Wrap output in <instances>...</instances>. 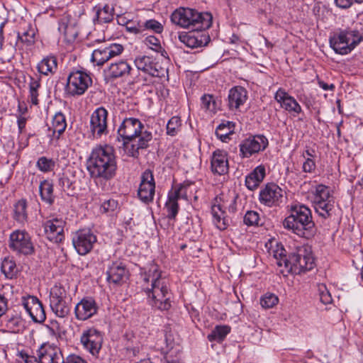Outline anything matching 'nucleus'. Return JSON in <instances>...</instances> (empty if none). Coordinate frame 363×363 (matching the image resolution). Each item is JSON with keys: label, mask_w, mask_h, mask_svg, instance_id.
I'll return each instance as SVG.
<instances>
[{"label": "nucleus", "mask_w": 363, "mask_h": 363, "mask_svg": "<svg viewBox=\"0 0 363 363\" xmlns=\"http://www.w3.org/2000/svg\"><path fill=\"white\" fill-rule=\"evenodd\" d=\"M87 170L92 179L106 181L113 179L117 170L113 147L105 145L93 148L87 160Z\"/></svg>", "instance_id": "nucleus-1"}, {"label": "nucleus", "mask_w": 363, "mask_h": 363, "mask_svg": "<svg viewBox=\"0 0 363 363\" xmlns=\"http://www.w3.org/2000/svg\"><path fill=\"white\" fill-rule=\"evenodd\" d=\"M143 287L148 303L155 308L167 311L171 307L167 281L161 274H142Z\"/></svg>", "instance_id": "nucleus-2"}, {"label": "nucleus", "mask_w": 363, "mask_h": 363, "mask_svg": "<svg viewBox=\"0 0 363 363\" xmlns=\"http://www.w3.org/2000/svg\"><path fill=\"white\" fill-rule=\"evenodd\" d=\"M284 228L291 230L301 238L309 239L315 233L311 209L303 204L291 206V213L283 221Z\"/></svg>", "instance_id": "nucleus-3"}, {"label": "nucleus", "mask_w": 363, "mask_h": 363, "mask_svg": "<svg viewBox=\"0 0 363 363\" xmlns=\"http://www.w3.org/2000/svg\"><path fill=\"white\" fill-rule=\"evenodd\" d=\"M212 15L208 12H199L189 8H179L171 15L173 23L184 28L195 30H206L211 26Z\"/></svg>", "instance_id": "nucleus-4"}, {"label": "nucleus", "mask_w": 363, "mask_h": 363, "mask_svg": "<svg viewBox=\"0 0 363 363\" xmlns=\"http://www.w3.org/2000/svg\"><path fill=\"white\" fill-rule=\"evenodd\" d=\"M9 247L17 255L27 256L23 259L21 271L35 270V263L28 257L35 253V247L30 235L26 230H16L10 234Z\"/></svg>", "instance_id": "nucleus-5"}, {"label": "nucleus", "mask_w": 363, "mask_h": 363, "mask_svg": "<svg viewBox=\"0 0 363 363\" xmlns=\"http://www.w3.org/2000/svg\"><path fill=\"white\" fill-rule=\"evenodd\" d=\"M313 203L316 213L322 218H328L333 216L335 199L329 186L323 184L315 186Z\"/></svg>", "instance_id": "nucleus-6"}, {"label": "nucleus", "mask_w": 363, "mask_h": 363, "mask_svg": "<svg viewBox=\"0 0 363 363\" xmlns=\"http://www.w3.org/2000/svg\"><path fill=\"white\" fill-rule=\"evenodd\" d=\"M315 265L311 247L308 245L301 246L291 253V262L288 272L296 270H298V272L311 271Z\"/></svg>", "instance_id": "nucleus-7"}, {"label": "nucleus", "mask_w": 363, "mask_h": 363, "mask_svg": "<svg viewBox=\"0 0 363 363\" xmlns=\"http://www.w3.org/2000/svg\"><path fill=\"white\" fill-rule=\"evenodd\" d=\"M130 76L131 83H139L145 79H142L140 74L133 76V69L131 66L125 60H119L111 63L106 69H104V79L106 82L114 81L118 78Z\"/></svg>", "instance_id": "nucleus-8"}, {"label": "nucleus", "mask_w": 363, "mask_h": 363, "mask_svg": "<svg viewBox=\"0 0 363 363\" xmlns=\"http://www.w3.org/2000/svg\"><path fill=\"white\" fill-rule=\"evenodd\" d=\"M92 84V79L87 72L82 69L72 71L67 78V90L72 96L83 94Z\"/></svg>", "instance_id": "nucleus-9"}, {"label": "nucleus", "mask_w": 363, "mask_h": 363, "mask_svg": "<svg viewBox=\"0 0 363 363\" xmlns=\"http://www.w3.org/2000/svg\"><path fill=\"white\" fill-rule=\"evenodd\" d=\"M268 145V139L264 135H251L242 140L239 144L240 156L242 158H249L264 151Z\"/></svg>", "instance_id": "nucleus-10"}, {"label": "nucleus", "mask_w": 363, "mask_h": 363, "mask_svg": "<svg viewBox=\"0 0 363 363\" xmlns=\"http://www.w3.org/2000/svg\"><path fill=\"white\" fill-rule=\"evenodd\" d=\"M108 111L103 106L97 108L90 117V132L94 138L106 135L108 130Z\"/></svg>", "instance_id": "nucleus-11"}, {"label": "nucleus", "mask_w": 363, "mask_h": 363, "mask_svg": "<svg viewBox=\"0 0 363 363\" xmlns=\"http://www.w3.org/2000/svg\"><path fill=\"white\" fill-rule=\"evenodd\" d=\"M259 202L267 207H277L283 202V190L274 183H269L259 194Z\"/></svg>", "instance_id": "nucleus-12"}, {"label": "nucleus", "mask_w": 363, "mask_h": 363, "mask_svg": "<svg viewBox=\"0 0 363 363\" xmlns=\"http://www.w3.org/2000/svg\"><path fill=\"white\" fill-rule=\"evenodd\" d=\"M80 342L84 349L92 355H96L102 346V333L93 327L89 328L83 330L80 337Z\"/></svg>", "instance_id": "nucleus-13"}, {"label": "nucleus", "mask_w": 363, "mask_h": 363, "mask_svg": "<svg viewBox=\"0 0 363 363\" xmlns=\"http://www.w3.org/2000/svg\"><path fill=\"white\" fill-rule=\"evenodd\" d=\"M155 194V182L152 172L146 169L141 175V181L138 190L139 199L145 204L152 203Z\"/></svg>", "instance_id": "nucleus-14"}, {"label": "nucleus", "mask_w": 363, "mask_h": 363, "mask_svg": "<svg viewBox=\"0 0 363 363\" xmlns=\"http://www.w3.org/2000/svg\"><path fill=\"white\" fill-rule=\"evenodd\" d=\"M144 129L141 121L135 118H125L123 119L118 130V135L123 140V144L133 141Z\"/></svg>", "instance_id": "nucleus-15"}, {"label": "nucleus", "mask_w": 363, "mask_h": 363, "mask_svg": "<svg viewBox=\"0 0 363 363\" xmlns=\"http://www.w3.org/2000/svg\"><path fill=\"white\" fill-rule=\"evenodd\" d=\"M96 242V237L88 229L79 230L72 238L73 245L77 252L81 255H85L93 248Z\"/></svg>", "instance_id": "nucleus-16"}, {"label": "nucleus", "mask_w": 363, "mask_h": 363, "mask_svg": "<svg viewBox=\"0 0 363 363\" xmlns=\"http://www.w3.org/2000/svg\"><path fill=\"white\" fill-rule=\"evenodd\" d=\"M123 51V47L121 44L111 43L108 46L101 47L93 51L91 62L97 66H102L111 58L120 55Z\"/></svg>", "instance_id": "nucleus-17"}, {"label": "nucleus", "mask_w": 363, "mask_h": 363, "mask_svg": "<svg viewBox=\"0 0 363 363\" xmlns=\"http://www.w3.org/2000/svg\"><path fill=\"white\" fill-rule=\"evenodd\" d=\"M65 221L57 218L47 220L43 224L46 238L55 243H60L65 239Z\"/></svg>", "instance_id": "nucleus-18"}, {"label": "nucleus", "mask_w": 363, "mask_h": 363, "mask_svg": "<svg viewBox=\"0 0 363 363\" xmlns=\"http://www.w3.org/2000/svg\"><path fill=\"white\" fill-rule=\"evenodd\" d=\"M266 247L269 255L274 259V263L279 267L284 266L288 272L291 262V254L289 255L286 254L284 245L281 242L273 240L267 242Z\"/></svg>", "instance_id": "nucleus-19"}, {"label": "nucleus", "mask_w": 363, "mask_h": 363, "mask_svg": "<svg viewBox=\"0 0 363 363\" xmlns=\"http://www.w3.org/2000/svg\"><path fill=\"white\" fill-rule=\"evenodd\" d=\"M22 305L34 322L41 323L45 321V312L42 303L37 297L33 296L23 297Z\"/></svg>", "instance_id": "nucleus-20"}, {"label": "nucleus", "mask_w": 363, "mask_h": 363, "mask_svg": "<svg viewBox=\"0 0 363 363\" xmlns=\"http://www.w3.org/2000/svg\"><path fill=\"white\" fill-rule=\"evenodd\" d=\"M179 40L190 48H196L206 46L211 40L210 36L206 30H193L189 33H181Z\"/></svg>", "instance_id": "nucleus-21"}, {"label": "nucleus", "mask_w": 363, "mask_h": 363, "mask_svg": "<svg viewBox=\"0 0 363 363\" xmlns=\"http://www.w3.org/2000/svg\"><path fill=\"white\" fill-rule=\"evenodd\" d=\"M99 311V306L92 297L87 296L83 298L74 308V314L77 320L84 321L94 315Z\"/></svg>", "instance_id": "nucleus-22"}, {"label": "nucleus", "mask_w": 363, "mask_h": 363, "mask_svg": "<svg viewBox=\"0 0 363 363\" xmlns=\"http://www.w3.org/2000/svg\"><path fill=\"white\" fill-rule=\"evenodd\" d=\"M275 100L280 104L281 107L290 113L299 114L302 108L297 101L290 96L284 89L279 88L274 95Z\"/></svg>", "instance_id": "nucleus-23"}, {"label": "nucleus", "mask_w": 363, "mask_h": 363, "mask_svg": "<svg viewBox=\"0 0 363 363\" xmlns=\"http://www.w3.org/2000/svg\"><path fill=\"white\" fill-rule=\"evenodd\" d=\"M37 352L40 363H57L64 360L60 348L54 345L43 344Z\"/></svg>", "instance_id": "nucleus-24"}, {"label": "nucleus", "mask_w": 363, "mask_h": 363, "mask_svg": "<svg viewBox=\"0 0 363 363\" xmlns=\"http://www.w3.org/2000/svg\"><path fill=\"white\" fill-rule=\"evenodd\" d=\"M248 99L247 91L242 86H237L230 89L228 106L230 110H238Z\"/></svg>", "instance_id": "nucleus-25"}, {"label": "nucleus", "mask_w": 363, "mask_h": 363, "mask_svg": "<svg viewBox=\"0 0 363 363\" xmlns=\"http://www.w3.org/2000/svg\"><path fill=\"white\" fill-rule=\"evenodd\" d=\"M211 170L213 173L223 175L228 172V154L225 151L216 150L211 157Z\"/></svg>", "instance_id": "nucleus-26"}, {"label": "nucleus", "mask_w": 363, "mask_h": 363, "mask_svg": "<svg viewBox=\"0 0 363 363\" xmlns=\"http://www.w3.org/2000/svg\"><path fill=\"white\" fill-rule=\"evenodd\" d=\"M345 38V36L340 32L335 33L333 36L330 37V48L335 53L344 55L350 53L354 49Z\"/></svg>", "instance_id": "nucleus-27"}, {"label": "nucleus", "mask_w": 363, "mask_h": 363, "mask_svg": "<svg viewBox=\"0 0 363 363\" xmlns=\"http://www.w3.org/2000/svg\"><path fill=\"white\" fill-rule=\"evenodd\" d=\"M28 202L26 199H21L16 201L13 206L12 218L21 225H24L28 221Z\"/></svg>", "instance_id": "nucleus-28"}, {"label": "nucleus", "mask_w": 363, "mask_h": 363, "mask_svg": "<svg viewBox=\"0 0 363 363\" xmlns=\"http://www.w3.org/2000/svg\"><path fill=\"white\" fill-rule=\"evenodd\" d=\"M159 350L165 357L176 356L180 351L179 345H177L169 333H166L164 340L157 343Z\"/></svg>", "instance_id": "nucleus-29"}, {"label": "nucleus", "mask_w": 363, "mask_h": 363, "mask_svg": "<svg viewBox=\"0 0 363 363\" xmlns=\"http://www.w3.org/2000/svg\"><path fill=\"white\" fill-rule=\"evenodd\" d=\"M211 214L213 216V222L216 227L224 230L230 225V219L225 216V211L223 210L220 204H213L211 207Z\"/></svg>", "instance_id": "nucleus-30"}, {"label": "nucleus", "mask_w": 363, "mask_h": 363, "mask_svg": "<svg viewBox=\"0 0 363 363\" xmlns=\"http://www.w3.org/2000/svg\"><path fill=\"white\" fill-rule=\"evenodd\" d=\"M182 186L174 192H171L168 195V199L165 203V208L167 209V217L169 219L174 220L179 212L178 200L180 198V191Z\"/></svg>", "instance_id": "nucleus-31"}, {"label": "nucleus", "mask_w": 363, "mask_h": 363, "mask_svg": "<svg viewBox=\"0 0 363 363\" xmlns=\"http://www.w3.org/2000/svg\"><path fill=\"white\" fill-rule=\"evenodd\" d=\"M96 10V17L94 18L95 23L102 24L108 23L113 19L114 9L108 4L104 6H98L94 8Z\"/></svg>", "instance_id": "nucleus-32"}, {"label": "nucleus", "mask_w": 363, "mask_h": 363, "mask_svg": "<svg viewBox=\"0 0 363 363\" xmlns=\"http://www.w3.org/2000/svg\"><path fill=\"white\" fill-rule=\"evenodd\" d=\"M38 72L44 75L53 74L57 69V61L55 56L50 55L44 57L38 65Z\"/></svg>", "instance_id": "nucleus-33"}, {"label": "nucleus", "mask_w": 363, "mask_h": 363, "mask_svg": "<svg viewBox=\"0 0 363 363\" xmlns=\"http://www.w3.org/2000/svg\"><path fill=\"white\" fill-rule=\"evenodd\" d=\"M235 124L231 121H224L218 125L216 129V135L222 142L230 140V135L235 132Z\"/></svg>", "instance_id": "nucleus-34"}, {"label": "nucleus", "mask_w": 363, "mask_h": 363, "mask_svg": "<svg viewBox=\"0 0 363 363\" xmlns=\"http://www.w3.org/2000/svg\"><path fill=\"white\" fill-rule=\"evenodd\" d=\"M138 138V143L133 144L132 147L134 151L132 152L133 157H138L139 155L138 150L140 149H146L149 146V143L152 139V133L147 130H141V133L136 137Z\"/></svg>", "instance_id": "nucleus-35"}, {"label": "nucleus", "mask_w": 363, "mask_h": 363, "mask_svg": "<svg viewBox=\"0 0 363 363\" xmlns=\"http://www.w3.org/2000/svg\"><path fill=\"white\" fill-rule=\"evenodd\" d=\"M39 191L41 199L51 205L54 202L53 184L48 180H43L39 186Z\"/></svg>", "instance_id": "nucleus-36"}, {"label": "nucleus", "mask_w": 363, "mask_h": 363, "mask_svg": "<svg viewBox=\"0 0 363 363\" xmlns=\"http://www.w3.org/2000/svg\"><path fill=\"white\" fill-rule=\"evenodd\" d=\"M41 77L38 74L30 77L29 82V96L30 101L34 105H38V90L41 86L40 84Z\"/></svg>", "instance_id": "nucleus-37"}, {"label": "nucleus", "mask_w": 363, "mask_h": 363, "mask_svg": "<svg viewBox=\"0 0 363 363\" xmlns=\"http://www.w3.org/2000/svg\"><path fill=\"white\" fill-rule=\"evenodd\" d=\"M52 312L60 318L66 317L70 311L69 299L50 303Z\"/></svg>", "instance_id": "nucleus-38"}, {"label": "nucleus", "mask_w": 363, "mask_h": 363, "mask_svg": "<svg viewBox=\"0 0 363 363\" xmlns=\"http://www.w3.org/2000/svg\"><path fill=\"white\" fill-rule=\"evenodd\" d=\"M52 125L53 134L57 133L58 135L57 138H59L60 136L65 132L67 127V122L65 115L61 112L56 113L52 118Z\"/></svg>", "instance_id": "nucleus-39"}, {"label": "nucleus", "mask_w": 363, "mask_h": 363, "mask_svg": "<svg viewBox=\"0 0 363 363\" xmlns=\"http://www.w3.org/2000/svg\"><path fill=\"white\" fill-rule=\"evenodd\" d=\"M230 332V328L228 325H217L208 335V340L210 342H222Z\"/></svg>", "instance_id": "nucleus-40"}, {"label": "nucleus", "mask_w": 363, "mask_h": 363, "mask_svg": "<svg viewBox=\"0 0 363 363\" xmlns=\"http://www.w3.org/2000/svg\"><path fill=\"white\" fill-rule=\"evenodd\" d=\"M343 34L347 41L354 48L362 40V36L357 29L346 28L339 31Z\"/></svg>", "instance_id": "nucleus-41"}, {"label": "nucleus", "mask_w": 363, "mask_h": 363, "mask_svg": "<svg viewBox=\"0 0 363 363\" xmlns=\"http://www.w3.org/2000/svg\"><path fill=\"white\" fill-rule=\"evenodd\" d=\"M69 299L67 291L60 284H55L50 289V303Z\"/></svg>", "instance_id": "nucleus-42"}, {"label": "nucleus", "mask_w": 363, "mask_h": 363, "mask_svg": "<svg viewBox=\"0 0 363 363\" xmlns=\"http://www.w3.org/2000/svg\"><path fill=\"white\" fill-rule=\"evenodd\" d=\"M6 326L11 333H17L23 329V321L19 316H12L6 320Z\"/></svg>", "instance_id": "nucleus-43"}, {"label": "nucleus", "mask_w": 363, "mask_h": 363, "mask_svg": "<svg viewBox=\"0 0 363 363\" xmlns=\"http://www.w3.org/2000/svg\"><path fill=\"white\" fill-rule=\"evenodd\" d=\"M279 303V298L272 293H266L260 298V305L263 308L269 309L274 307Z\"/></svg>", "instance_id": "nucleus-44"}, {"label": "nucleus", "mask_w": 363, "mask_h": 363, "mask_svg": "<svg viewBox=\"0 0 363 363\" xmlns=\"http://www.w3.org/2000/svg\"><path fill=\"white\" fill-rule=\"evenodd\" d=\"M36 166L41 172H49L54 169L55 162L52 159L43 156L38 158Z\"/></svg>", "instance_id": "nucleus-45"}, {"label": "nucleus", "mask_w": 363, "mask_h": 363, "mask_svg": "<svg viewBox=\"0 0 363 363\" xmlns=\"http://www.w3.org/2000/svg\"><path fill=\"white\" fill-rule=\"evenodd\" d=\"M182 125V121L178 116L172 117L167 124V134L174 136L179 131Z\"/></svg>", "instance_id": "nucleus-46"}, {"label": "nucleus", "mask_w": 363, "mask_h": 363, "mask_svg": "<svg viewBox=\"0 0 363 363\" xmlns=\"http://www.w3.org/2000/svg\"><path fill=\"white\" fill-rule=\"evenodd\" d=\"M152 62L153 61L150 57L143 56L137 57L135 60V65L138 70H141L143 72L147 73Z\"/></svg>", "instance_id": "nucleus-47"}, {"label": "nucleus", "mask_w": 363, "mask_h": 363, "mask_svg": "<svg viewBox=\"0 0 363 363\" xmlns=\"http://www.w3.org/2000/svg\"><path fill=\"white\" fill-rule=\"evenodd\" d=\"M58 183L62 190L67 192L68 195L72 194L75 189L74 182H72L65 174H62V175L59 178Z\"/></svg>", "instance_id": "nucleus-48"}, {"label": "nucleus", "mask_w": 363, "mask_h": 363, "mask_svg": "<svg viewBox=\"0 0 363 363\" xmlns=\"http://www.w3.org/2000/svg\"><path fill=\"white\" fill-rule=\"evenodd\" d=\"M126 277L123 274H106V279L111 287H117L122 285L125 281Z\"/></svg>", "instance_id": "nucleus-49"}, {"label": "nucleus", "mask_w": 363, "mask_h": 363, "mask_svg": "<svg viewBox=\"0 0 363 363\" xmlns=\"http://www.w3.org/2000/svg\"><path fill=\"white\" fill-rule=\"evenodd\" d=\"M143 32L146 30H152L156 33H161L163 31L162 25L155 19H150L145 22H142Z\"/></svg>", "instance_id": "nucleus-50"}, {"label": "nucleus", "mask_w": 363, "mask_h": 363, "mask_svg": "<svg viewBox=\"0 0 363 363\" xmlns=\"http://www.w3.org/2000/svg\"><path fill=\"white\" fill-rule=\"evenodd\" d=\"M147 74L152 77L162 78L167 74V69L161 67L158 63L152 62Z\"/></svg>", "instance_id": "nucleus-51"}, {"label": "nucleus", "mask_w": 363, "mask_h": 363, "mask_svg": "<svg viewBox=\"0 0 363 363\" xmlns=\"http://www.w3.org/2000/svg\"><path fill=\"white\" fill-rule=\"evenodd\" d=\"M259 220V214L255 211H248L243 218V222L248 226L257 225Z\"/></svg>", "instance_id": "nucleus-52"}, {"label": "nucleus", "mask_w": 363, "mask_h": 363, "mask_svg": "<svg viewBox=\"0 0 363 363\" xmlns=\"http://www.w3.org/2000/svg\"><path fill=\"white\" fill-rule=\"evenodd\" d=\"M119 270L128 272L129 271L125 262L121 259L109 262L108 264L107 272H116V271Z\"/></svg>", "instance_id": "nucleus-53"}, {"label": "nucleus", "mask_w": 363, "mask_h": 363, "mask_svg": "<svg viewBox=\"0 0 363 363\" xmlns=\"http://www.w3.org/2000/svg\"><path fill=\"white\" fill-rule=\"evenodd\" d=\"M125 29L127 32L135 35H139L143 33L141 21H134L133 20H129L127 26H125Z\"/></svg>", "instance_id": "nucleus-54"}, {"label": "nucleus", "mask_w": 363, "mask_h": 363, "mask_svg": "<svg viewBox=\"0 0 363 363\" xmlns=\"http://www.w3.org/2000/svg\"><path fill=\"white\" fill-rule=\"evenodd\" d=\"M201 105L211 111H215L216 109V102L211 94H205L201 97Z\"/></svg>", "instance_id": "nucleus-55"}, {"label": "nucleus", "mask_w": 363, "mask_h": 363, "mask_svg": "<svg viewBox=\"0 0 363 363\" xmlns=\"http://www.w3.org/2000/svg\"><path fill=\"white\" fill-rule=\"evenodd\" d=\"M16 264L13 258L6 257L2 261L1 270V272H13V269L16 268Z\"/></svg>", "instance_id": "nucleus-56"}, {"label": "nucleus", "mask_w": 363, "mask_h": 363, "mask_svg": "<svg viewBox=\"0 0 363 363\" xmlns=\"http://www.w3.org/2000/svg\"><path fill=\"white\" fill-rule=\"evenodd\" d=\"M18 36L21 42L28 45H32L35 42V33L33 30L26 31L22 34L18 33Z\"/></svg>", "instance_id": "nucleus-57"}, {"label": "nucleus", "mask_w": 363, "mask_h": 363, "mask_svg": "<svg viewBox=\"0 0 363 363\" xmlns=\"http://www.w3.org/2000/svg\"><path fill=\"white\" fill-rule=\"evenodd\" d=\"M145 43L155 51H159L161 49L160 40L153 35L147 36L145 40Z\"/></svg>", "instance_id": "nucleus-58"}, {"label": "nucleus", "mask_w": 363, "mask_h": 363, "mask_svg": "<svg viewBox=\"0 0 363 363\" xmlns=\"http://www.w3.org/2000/svg\"><path fill=\"white\" fill-rule=\"evenodd\" d=\"M118 206V202L114 199H108L103 202L101 204V208L104 212L108 213L113 212Z\"/></svg>", "instance_id": "nucleus-59"}, {"label": "nucleus", "mask_w": 363, "mask_h": 363, "mask_svg": "<svg viewBox=\"0 0 363 363\" xmlns=\"http://www.w3.org/2000/svg\"><path fill=\"white\" fill-rule=\"evenodd\" d=\"M316 167V164L315 160H311L308 158L304 160V162L302 165V170L305 173H312L315 171Z\"/></svg>", "instance_id": "nucleus-60"}, {"label": "nucleus", "mask_w": 363, "mask_h": 363, "mask_svg": "<svg viewBox=\"0 0 363 363\" xmlns=\"http://www.w3.org/2000/svg\"><path fill=\"white\" fill-rule=\"evenodd\" d=\"M249 174L254 179H259V182L261 183L265 177V168L264 166L259 165Z\"/></svg>", "instance_id": "nucleus-61"}, {"label": "nucleus", "mask_w": 363, "mask_h": 363, "mask_svg": "<svg viewBox=\"0 0 363 363\" xmlns=\"http://www.w3.org/2000/svg\"><path fill=\"white\" fill-rule=\"evenodd\" d=\"M259 179H254L251 175L248 174L245 178V185L250 190H254L259 185Z\"/></svg>", "instance_id": "nucleus-62"}, {"label": "nucleus", "mask_w": 363, "mask_h": 363, "mask_svg": "<svg viewBox=\"0 0 363 363\" xmlns=\"http://www.w3.org/2000/svg\"><path fill=\"white\" fill-rule=\"evenodd\" d=\"M62 363H87V362L78 355L70 354L62 360Z\"/></svg>", "instance_id": "nucleus-63"}, {"label": "nucleus", "mask_w": 363, "mask_h": 363, "mask_svg": "<svg viewBox=\"0 0 363 363\" xmlns=\"http://www.w3.org/2000/svg\"><path fill=\"white\" fill-rule=\"evenodd\" d=\"M19 355L23 361V363H40L39 360L33 355H29L23 352H21Z\"/></svg>", "instance_id": "nucleus-64"}]
</instances>
